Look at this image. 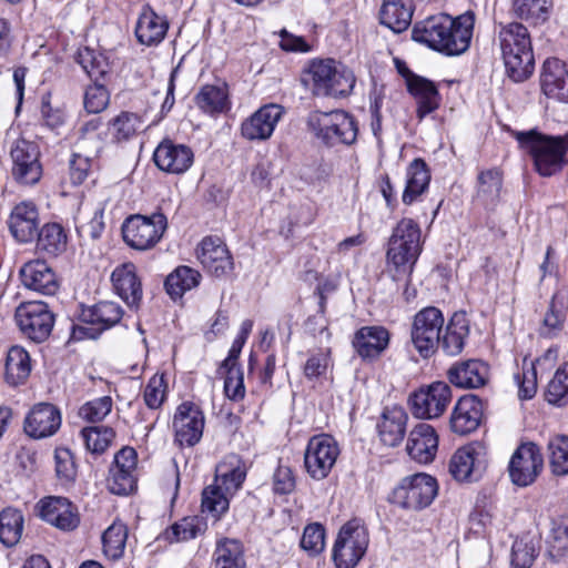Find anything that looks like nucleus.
I'll return each mask as SVG.
<instances>
[{
	"label": "nucleus",
	"mask_w": 568,
	"mask_h": 568,
	"mask_svg": "<svg viewBox=\"0 0 568 568\" xmlns=\"http://www.w3.org/2000/svg\"><path fill=\"white\" fill-rule=\"evenodd\" d=\"M474 23L473 11L455 19L448 14H438L415 24L412 38L446 55H459L469 48Z\"/></svg>",
	"instance_id": "nucleus-1"
},
{
	"label": "nucleus",
	"mask_w": 568,
	"mask_h": 568,
	"mask_svg": "<svg viewBox=\"0 0 568 568\" xmlns=\"http://www.w3.org/2000/svg\"><path fill=\"white\" fill-rule=\"evenodd\" d=\"M498 42L507 75L514 82L527 80L535 69V58L528 29L519 22L500 24Z\"/></svg>",
	"instance_id": "nucleus-2"
},
{
	"label": "nucleus",
	"mask_w": 568,
	"mask_h": 568,
	"mask_svg": "<svg viewBox=\"0 0 568 568\" xmlns=\"http://www.w3.org/2000/svg\"><path fill=\"white\" fill-rule=\"evenodd\" d=\"M419 225L403 219L393 230L386 253L388 271L395 281L408 280L422 253Z\"/></svg>",
	"instance_id": "nucleus-3"
},
{
	"label": "nucleus",
	"mask_w": 568,
	"mask_h": 568,
	"mask_svg": "<svg viewBox=\"0 0 568 568\" xmlns=\"http://www.w3.org/2000/svg\"><path fill=\"white\" fill-rule=\"evenodd\" d=\"M516 140L520 148L534 160L536 171L542 176H551L561 171L568 150L565 139L530 130L517 132Z\"/></svg>",
	"instance_id": "nucleus-4"
},
{
	"label": "nucleus",
	"mask_w": 568,
	"mask_h": 568,
	"mask_svg": "<svg viewBox=\"0 0 568 568\" xmlns=\"http://www.w3.org/2000/svg\"><path fill=\"white\" fill-rule=\"evenodd\" d=\"M311 133L324 145H351L357 139L355 119L343 110L312 112L307 120Z\"/></svg>",
	"instance_id": "nucleus-5"
},
{
	"label": "nucleus",
	"mask_w": 568,
	"mask_h": 568,
	"mask_svg": "<svg viewBox=\"0 0 568 568\" xmlns=\"http://www.w3.org/2000/svg\"><path fill=\"white\" fill-rule=\"evenodd\" d=\"M308 72L315 95L344 98L351 94L356 82L352 70L332 59L313 61Z\"/></svg>",
	"instance_id": "nucleus-6"
},
{
	"label": "nucleus",
	"mask_w": 568,
	"mask_h": 568,
	"mask_svg": "<svg viewBox=\"0 0 568 568\" xmlns=\"http://www.w3.org/2000/svg\"><path fill=\"white\" fill-rule=\"evenodd\" d=\"M168 227L166 216L160 212L151 216L134 214L122 224L123 241L132 248L146 251L152 248L163 236Z\"/></svg>",
	"instance_id": "nucleus-7"
},
{
	"label": "nucleus",
	"mask_w": 568,
	"mask_h": 568,
	"mask_svg": "<svg viewBox=\"0 0 568 568\" xmlns=\"http://www.w3.org/2000/svg\"><path fill=\"white\" fill-rule=\"evenodd\" d=\"M369 542L368 531L359 520L347 521L339 530L333 548L337 568H354L365 555Z\"/></svg>",
	"instance_id": "nucleus-8"
},
{
	"label": "nucleus",
	"mask_w": 568,
	"mask_h": 568,
	"mask_svg": "<svg viewBox=\"0 0 568 568\" xmlns=\"http://www.w3.org/2000/svg\"><path fill=\"white\" fill-rule=\"evenodd\" d=\"M444 323L442 311L435 306L425 307L415 314L410 339L423 358H429L438 349Z\"/></svg>",
	"instance_id": "nucleus-9"
},
{
	"label": "nucleus",
	"mask_w": 568,
	"mask_h": 568,
	"mask_svg": "<svg viewBox=\"0 0 568 568\" xmlns=\"http://www.w3.org/2000/svg\"><path fill=\"white\" fill-rule=\"evenodd\" d=\"M122 316V307L114 302L104 301L83 307L80 313L81 324L72 326L71 338H97L103 331L118 324Z\"/></svg>",
	"instance_id": "nucleus-10"
},
{
	"label": "nucleus",
	"mask_w": 568,
	"mask_h": 568,
	"mask_svg": "<svg viewBox=\"0 0 568 568\" xmlns=\"http://www.w3.org/2000/svg\"><path fill=\"white\" fill-rule=\"evenodd\" d=\"M452 398V388L447 383L433 382L410 394L408 404L416 418L434 419L444 414Z\"/></svg>",
	"instance_id": "nucleus-11"
},
{
	"label": "nucleus",
	"mask_w": 568,
	"mask_h": 568,
	"mask_svg": "<svg viewBox=\"0 0 568 568\" xmlns=\"http://www.w3.org/2000/svg\"><path fill=\"white\" fill-rule=\"evenodd\" d=\"M14 318L22 334L36 343L47 341L54 325V315L43 302L32 301L20 304L16 310Z\"/></svg>",
	"instance_id": "nucleus-12"
},
{
	"label": "nucleus",
	"mask_w": 568,
	"mask_h": 568,
	"mask_svg": "<svg viewBox=\"0 0 568 568\" xmlns=\"http://www.w3.org/2000/svg\"><path fill=\"white\" fill-rule=\"evenodd\" d=\"M437 481L427 474L405 477L393 490V503L406 509L418 510L427 507L437 495Z\"/></svg>",
	"instance_id": "nucleus-13"
},
{
	"label": "nucleus",
	"mask_w": 568,
	"mask_h": 568,
	"mask_svg": "<svg viewBox=\"0 0 568 568\" xmlns=\"http://www.w3.org/2000/svg\"><path fill=\"white\" fill-rule=\"evenodd\" d=\"M11 174L21 185H34L42 176L40 149L38 143L24 138L17 139L10 149Z\"/></svg>",
	"instance_id": "nucleus-14"
},
{
	"label": "nucleus",
	"mask_w": 568,
	"mask_h": 568,
	"mask_svg": "<svg viewBox=\"0 0 568 568\" xmlns=\"http://www.w3.org/2000/svg\"><path fill=\"white\" fill-rule=\"evenodd\" d=\"M487 455L485 444L473 442L454 453L448 464V470L457 481H476L486 471Z\"/></svg>",
	"instance_id": "nucleus-15"
},
{
	"label": "nucleus",
	"mask_w": 568,
	"mask_h": 568,
	"mask_svg": "<svg viewBox=\"0 0 568 568\" xmlns=\"http://www.w3.org/2000/svg\"><path fill=\"white\" fill-rule=\"evenodd\" d=\"M338 455V445L332 436L322 434L312 437L304 454L306 471L316 480L326 478Z\"/></svg>",
	"instance_id": "nucleus-16"
},
{
	"label": "nucleus",
	"mask_w": 568,
	"mask_h": 568,
	"mask_svg": "<svg viewBox=\"0 0 568 568\" xmlns=\"http://www.w3.org/2000/svg\"><path fill=\"white\" fill-rule=\"evenodd\" d=\"M544 468V457L534 443H525L514 452L509 466V477L516 486L527 487L535 483Z\"/></svg>",
	"instance_id": "nucleus-17"
},
{
	"label": "nucleus",
	"mask_w": 568,
	"mask_h": 568,
	"mask_svg": "<svg viewBox=\"0 0 568 568\" xmlns=\"http://www.w3.org/2000/svg\"><path fill=\"white\" fill-rule=\"evenodd\" d=\"M196 255L202 266L216 277L227 276L234 268L232 255L220 237H204L196 248Z\"/></svg>",
	"instance_id": "nucleus-18"
},
{
	"label": "nucleus",
	"mask_w": 568,
	"mask_h": 568,
	"mask_svg": "<svg viewBox=\"0 0 568 568\" xmlns=\"http://www.w3.org/2000/svg\"><path fill=\"white\" fill-rule=\"evenodd\" d=\"M203 428L204 416L200 408L189 402L182 403L173 418L175 442L180 446H194L200 442Z\"/></svg>",
	"instance_id": "nucleus-19"
},
{
	"label": "nucleus",
	"mask_w": 568,
	"mask_h": 568,
	"mask_svg": "<svg viewBox=\"0 0 568 568\" xmlns=\"http://www.w3.org/2000/svg\"><path fill=\"white\" fill-rule=\"evenodd\" d=\"M40 517L60 530H74L80 524L77 507L65 497L49 496L39 503Z\"/></svg>",
	"instance_id": "nucleus-20"
},
{
	"label": "nucleus",
	"mask_w": 568,
	"mask_h": 568,
	"mask_svg": "<svg viewBox=\"0 0 568 568\" xmlns=\"http://www.w3.org/2000/svg\"><path fill=\"white\" fill-rule=\"evenodd\" d=\"M60 426V410L50 403H39L26 416L23 429L29 437L41 439L54 435Z\"/></svg>",
	"instance_id": "nucleus-21"
},
{
	"label": "nucleus",
	"mask_w": 568,
	"mask_h": 568,
	"mask_svg": "<svg viewBox=\"0 0 568 568\" xmlns=\"http://www.w3.org/2000/svg\"><path fill=\"white\" fill-rule=\"evenodd\" d=\"M22 284L43 295H54L60 287L59 278L54 270L47 261L37 258L22 265L19 271Z\"/></svg>",
	"instance_id": "nucleus-22"
},
{
	"label": "nucleus",
	"mask_w": 568,
	"mask_h": 568,
	"mask_svg": "<svg viewBox=\"0 0 568 568\" xmlns=\"http://www.w3.org/2000/svg\"><path fill=\"white\" fill-rule=\"evenodd\" d=\"M284 113L283 106L278 104H266L261 106L241 126L242 135L247 140H267L277 122Z\"/></svg>",
	"instance_id": "nucleus-23"
},
{
	"label": "nucleus",
	"mask_w": 568,
	"mask_h": 568,
	"mask_svg": "<svg viewBox=\"0 0 568 568\" xmlns=\"http://www.w3.org/2000/svg\"><path fill=\"white\" fill-rule=\"evenodd\" d=\"M155 165L168 173H184L193 163V152L184 144H175L171 140H163L153 153Z\"/></svg>",
	"instance_id": "nucleus-24"
},
{
	"label": "nucleus",
	"mask_w": 568,
	"mask_h": 568,
	"mask_svg": "<svg viewBox=\"0 0 568 568\" xmlns=\"http://www.w3.org/2000/svg\"><path fill=\"white\" fill-rule=\"evenodd\" d=\"M483 417V403L476 395H465L456 403L450 416V429L458 435L476 430Z\"/></svg>",
	"instance_id": "nucleus-25"
},
{
	"label": "nucleus",
	"mask_w": 568,
	"mask_h": 568,
	"mask_svg": "<svg viewBox=\"0 0 568 568\" xmlns=\"http://www.w3.org/2000/svg\"><path fill=\"white\" fill-rule=\"evenodd\" d=\"M389 338V332L383 326H364L355 333L352 344L363 361H375L388 347Z\"/></svg>",
	"instance_id": "nucleus-26"
},
{
	"label": "nucleus",
	"mask_w": 568,
	"mask_h": 568,
	"mask_svg": "<svg viewBox=\"0 0 568 568\" xmlns=\"http://www.w3.org/2000/svg\"><path fill=\"white\" fill-rule=\"evenodd\" d=\"M9 230L12 236L21 242L29 243L39 230V212L32 202H21L17 204L8 221Z\"/></svg>",
	"instance_id": "nucleus-27"
},
{
	"label": "nucleus",
	"mask_w": 568,
	"mask_h": 568,
	"mask_svg": "<svg viewBox=\"0 0 568 568\" xmlns=\"http://www.w3.org/2000/svg\"><path fill=\"white\" fill-rule=\"evenodd\" d=\"M540 84L545 95L568 103V72L561 60L548 58L544 62Z\"/></svg>",
	"instance_id": "nucleus-28"
},
{
	"label": "nucleus",
	"mask_w": 568,
	"mask_h": 568,
	"mask_svg": "<svg viewBox=\"0 0 568 568\" xmlns=\"http://www.w3.org/2000/svg\"><path fill=\"white\" fill-rule=\"evenodd\" d=\"M438 447V437L435 429L420 423L409 433L406 450L412 459L420 464H427L435 457Z\"/></svg>",
	"instance_id": "nucleus-29"
},
{
	"label": "nucleus",
	"mask_w": 568,
	"mask_h": 568,
	"mask_svg": "<svg viewBox=\"0 0 568 568\" xmlns=\"http://www.w3.org/2000/svg\"><path fill=\"white\" fill-rule=\"evenodd\" d=\"M118 295L130 306L138 307L142 300V285L132 263L118 266L111 275Z\"/></svg>",
	"instance_id": "nucleus-30"
},
{
	"label": "nucleus",
	"mask_w": 568,
	"mask_h": 568,
	"mask_svg": "<svg viewBox=\"0 0 568 568\" xmlns=\"http://www.w3.org/2000/svg\"><path fill=\"white\" fill-rule=\"evenodd\" d=\"M489 368L478 359L453 365L448 371L449 382L460 388H478L488 382Z\"/></svg>",
	"instance_id": "nucleus-31"
},
{
	"label": "nucleus",
	"mask_w": 568,
	"mask_h": 568,
	"mask_svg": "<svg viewBox=\"0 0 568 568\" xmlns=\"http://www.w3.org/2000/svg\"><path fill=\"white\" fill-rule=\"evenodd\" d=\"M407 420L408 416L404 408L399 406L385 408L377 424L381 442L389 447L399 445L406 433Z\"/></svg>",
	"instance_id": "nucleus-32"
},
{
	"label": "nucleus",
	"mask_w": 568,
	"mask_h": 568,
	"mask_svg": "<svg viewBox=\"0 0 568 568\" xmlns=\"http://www.w3.org/2000/svg\"><path fill=\"white\" fill-rule=\"evenodd\" d=\"M469 336V321L465 313H455L440 334L438 348L449 356L460 354Z\"/></svg>",
	"instance_id": "nucleus-33"
},
{
	"label": "nucleus",
	"mask_w": 568,
	"mask_h": 568,
	"mask_svg": "<svg viewBox=\"0 0 568 568\" xmlns=\"http://www.w3.org/2000/svg\"><path fill=\"white\" fill-rule=\"evenodd\" d=\"M407 89L417 101V116L423 120L439 105V93L434 82L419 77L410 75L406 80Z\"/></svg>",
	"instance_id": "nucleus-34"
},
{
	"label": "nucleus",
	"mask_w": 568,
	"mask_h": 568,
	"mask_svg": "<svg viewBox=\"0 0 568 568\" xmlns=\"http://www.w3.org/2000/svg\"><path fill=\"white\" fill-rule=\"evenodd\" d=\"M168 31V22L158 16L150 6H144L135 26V36L140 43L152 45L161 42Z\"/></svg>",
	"instance_id": "nucleus-35"
},
{
	"label": "nucleus",
	"mask_w": 568,
	"mask_h": 568,
	"mask_svg": "<svg viewBox=\"0 0 568 568\" xmlns=\"http://www.w3.org/2000/svg\"><path fill=\"white\" fill-rule=\"evenodd\" d=\"M413 12V0H384L379 20L382 24L399 33L409 27Z\"/></svg>",
	"instance_id": "nucleus-36"
},
{
	"label": "nucleus",
	"mask_w": 568,
	"mask_h": 568,
	"mask_svg": "<svg viewBox=\"0 0 568 568\" xmlns=\"http://www.w3.org/2000/svg\"><path fill=\"white\" fill-rule=\"evenodd\" d=\"M37 251L49 257H57L67 250V233L59 223H47L38 230Z\"/></svg>",
	"instance_id": "nucleus-37"
},
{
	"label": "nucleus",
	"mask_w": 568,
	"mask_h": 568,
	"mask_svg": "<svg viewBox=\"0 0 568 568\" xmlns=\"http://www.w3.org/2000/svg\"><path fill=\"white\" fill-rule=\"evenodd\" d=\"M430 174L424 160L415 159L407 169V182L402 196L405 204H412L429 184Z\"/></svg>",
	"instance_id": "nucleus-38"
},
{
	"label": "nucleus",
	"mask_w": 568,
	"mask_h": 568,
	"mask_svg": "<svg viewBox=\"0 0 568 568\" xmlns=\"http://www.w3.org/2000/svg\"><path fill=\"white\" fill-rule=\"evenodd\" d=\"M31 372L29 353L21 346L9 348L6 357L4 377L8 384L17 386L22 384Z\"/></svg>",
	"instance_id": "nucleus-39"
},
{
	"label": "nucleus",
	"mask_w": 568,
	"mask_h": 568,
	"mask_svg": "<svg viewBox=\"0 0 568 568\" xmlns=\"http://www.w3.org/2000/svg\"><path fill=\"white\" fill-rule=\"evenodd\" d=\"M201 278L202 275L199 271L190 266L182 265L168 275L164 286L166 293L173 300H178L181 298L186 291L196 287L200 284Z\"/></svg>",
	"instance_id": "nucleus-40"
},
{
	"label": "nucleus",
	"mask_w": 568,
	"mask_h": 568,
	"mask_svg": "<svg viewBox=\"0 0 568 568\" xmlns=\"http://www.w3.org/2000/svg\"><path fill=\"white\" fill-rule=\"evenodd\" d=\"M195 103L209 114L222 113L229 108V94L225 85H204L195 95Z\"/></svg>",
	"instance_id": "nucleus-41"
},
{
	"label": "nucleus",
	"mask_w": 568,
	"mask_h": 568,
	"mask_svg": "<svg viewBox=\"0 0 568 568\" xmlns=\"http://www.w3.org/2000/svg\"><path fill=\"white\" fill-rule=\"evenodd\" d=\"M23 529L22 513L13 507H7L0 513V541L6 547L18 544Z\"/></svg>",
	"instance_id": "nucleus-42"
},
{
	"label": "nucleus",
	"mask_w": 568,
	"mask_h": 568,
	"mask_svg": "<svg viewBox=\"0 0 568 568\" xmlns=\"http://www.w3.org/2000/svg\"><path fill=\"white\" fill-rule=\"evenodd\" d=\"M547 544L548 552L554 559L568 556V516L561 515L551 519Z\"/></svg>",
	"instance_id": "nucleus-43"
},
{
	"label": "nucleus",
	"mask_w": 568,
	"mask_h": 568,
	"mask_svg": "<svg viewBox=\"0 0 568 568\" xmlns=\"http://www.w3.org/2000/svg\"><path fill=\"white\" fill-rule=\"evenodd\" d=\"M551 0H511V12L518 19L541 23L548 19Z\"/></svg>",
	"instance_id": "nucleus-44"
},
{
	"label": "nucleus",
	"mask_w": 568,
	"mask_h": 568,
	"mask_svg": "<svg viewBox=\"0 0 568 568\" xmlns=\"http://www.w3.org/2000/svg\"><path fill=\"white\" fill-rule=\"evenodd\" d=\"M215 568H246L243 549L239 541L225 539L214 551Z\"/></svg>",
	"instance_id": "nucleus-45"
},
{
	"label": "nucleus",
	"mask_w": 568,
	"mask_h": 568,
	"mask_svg": "<svg viewBox=\"0 0 568 568\" xmlns=\"http://www.w3.org/2000/svg\"><path fill=\"white\" fill-rule=\"evenodd\" d=\"M231 459L230 467L224 463L216 468V479L221 480L222 486L229 494L235 493L246 477V471L244 466L241 465V460L235 456L231 457Z\"/></svg>",
	"instance_id": "nucleus-46"
},
{
	"label": "nucleus",
	"mask_w": 568,
	"mask_h": 568,
	"mask_svg": "<svg viewBox=\"0 0 568 568\" xmlns=\"http://www.w3.org/2000/svg\"><path fill=\"white\" fill-rule=\"evenodd\" d=\"M55 476L63 486H72L77 478V464L73 453L67 447L54 450Z\"/></svg>",
	"instance_id": "nucleus-47"
},
{
	"label": "nucleus",
	"mask_w": 568,
	"mask_h": 568,
	"mask_svg": "<svg viewBox=\"0 0 568 568\" xmlns=\"http://www.w3.org/2000/svg\"><path fill=\"white\" fill-rule=\"evenodd\" d=\"M128 538L126 527L122 524L111 525L102 535L103 551L109 558L122 557Z\"/></svg>",
	"instance_id": "nucleus-48"
},
{
	"label": "nucleus",
	"mask_w": 568,
	"mask_h": 568,
	"mask_svg": "<svg viewBox=\"0 0 568 568\" xmlns=\"http://www.w3.org/2000/svg\"><path fill=\"white\" fill-rule=\"evenodd\" d=\"M112 135L118 141H128L136 134L142 126L141 118L132 112H121L109 123Z\"/></svg>",
	"instance_id": "nucleus-49"
},
{
	"label": "nucleus",
	"mask_w": 568,
	"mask_h": 568,
	"mask_svg": "<svg viewBox=\"0 0 568 568\" xmlns=\"http://www.w3.org/2000/svg\"><path fill=\"white\" fill-rule=\"evenodd\" d=\"M81 436L88 450L101 454L110 446L115 437V432L111 427L93 426L83 428Z\"/></svg>",
	"instance_id": "nucleus-50"
},
{
	"label": "nucleus",
	"mask_w": 568,
	"mask_h": 568,
	"mask_svg": "<svg viewBox=\"0 0 568 568\" xmlns=\"http://www.w3.org/2000/svg\"><path fill=\"white\" fill-rule=\"evenodd\" d=\"M549 463L557 476L568 475V436H556L548 443Z\"/></svg>",
	"instance_id": "nucleus-51"
},
{
	"label": "nucleus",
	"mask_w": 568,
	"mask_h": 568,
	"mask_svg": "<svg viewBox=\"0 0 568 568\" xmlns=\"http://www.w3.org/2000/svg\"><path fill=\"white\" fill-rule=\"evenodd\" d=\"M229 499L221 486H207L202 493V511L219 519L229 509Z\"/></svg>",
	"instance_id": "nucleus-52"
},
{
	"label": "nucleus",
	"mask_w": 568,
	"mask_h": 568,
	"mask_svg": "<svg viewBox=\"0 0 568 568\" xmlns=\"http://www.w3.org/2000/svg\"><path fill=\"white\" fill-rule=\"evenodd\" d=\"M565 312L561 305H558L556 296L549 303L548 311L546 312L542 324L539 328V334L544 337L557 336L565 323Z\"/></svg>",
	"instance_id": "nucleus-53"
},
{
	"label": "nucleus",
	"mask_w": 568,
	"mask_h": 568,
	"mask_svg": "<svg viewBox=\"0 0 568 568\" xmlns=\"http://www.w3.org/2000/svg\"><path fill=\"white\" fill-rule=\"evenodd\" d=\"M501 178L497 171L488 170L478 176V196L487 204H494L500 194Z\"/></svg>",
	"instance_id": "nucleus-54"
},
{
	"label": "nucleus",
	"mask_w": 568,
	"mask_h": 568,
	"mask_svg": "<svg viewBox=\"0 0 568 568\" xmlns=\"http://www.w3.org/2000/svg\"><path fill=\"white\" fill-rule=\"evenodd\" d=\"M112 404L110 396L95 398L80 407L79 416L90 423L102 422L111 413Z\"/></svg>",
	"instance_id": "nucleus-55"
},
{
	"label": "nucleus",
	"mask_w": 568,
	"mask_h": 568,
	"mask_svg": "<svg viewBox=\"0 0 568 568\" xmlns=\"http://www.w3.org/2000/svg\"><path fill=\"white\" fill-rule=\"evenodd\" d=\"M135 470L110 468L109 489L114 495H128L135 488Z\"/></svg>",
	"instance_id": "nucleus-56"
},
{
	"label": "nucleus",
	"mask_w": 568,
	"mask_h": 568,
	"mask_svg": "<svg viewBox=\"0 0 568 568\" xmlns=\"http://www.w3.org/2000/svg\"><path fill=\"white\" fill-rule=\"evenodd\" d=\"M568 397V365L559 367L548 384L546 398L548 403L560 405Z\"/></svg>",
	"instance_id": "nucleus-57"
},
{
	"label": "nucleus",
	"mask_w": 568,
	"mask_h": 568,
	"mask_svg": "<svg viewBox=\"0 0 568 568\" xmlns=\"http://www.w3.org/2000/svg\"><path fill=\"white\" fill-rule=\"evenodd\" d=\"M110 102V94L103 84L89 85L84 92L83 104L89 113L102 112Z\"/></svg>",
	"instance_id": "nucleus-58"
},
{
	"label": "nucleus",
	"mask_w": 568,
	"mask_h": 568,
	"mask_svg": "<svg viewBox=\"0 0 568 568\" xmlns=\"http://www.w3.org/2000/svg\"><path fill=\"white\" fill-rule=\"evenodd\" d=\"M200 532V527L195 517H185L175 523L166 531V539L170 542L186 541L193 539Z\"/></svg>",
	"instance_id": "nucleus-59"
},
{
	"label": "nucleus",
	"mask_w": 568,
	"mask_h": 568,
	"mask_svg": "<svg viewBox=\"0 0 568 568\" xmlns=\"http://www.w3.org/2000/svg\"><path fill=\"white\" fill-rule=\"evenodd\" d=\"M77 60L90 78L98 80L99 77L106 73L104 60L92 49L80 50Z\"/></svg>",
	"instance_id": "nucleus-60"
},
{
	"label": "nucleus",
	"mask_w": 568,
	"mask_h": 568,
	"mask_svg": "<svg viewBox=\"0 0 568 568\" xmlns=\"http://www.w3.org/2000/svg\"><path fill=\"white\" fill-rule=\"evenodd\" d=\"M225 369L224 392L231 399H241L244 397L245 387L243 372L240 366L221 367Z\"/></svg>",
	"instance_id": "nucleus-61"
},
{
	"label": "nucleus",
	"mask_w": 568,
	"mask_h": 568,
	"mask_svg": "<svg viewBox=\"0 0 568 568\" xmlns=\"http://www.w3.org/2000/svg\"><path fill=\"white\" fill-rule=\"evenodd\" d=\"M325 530L320 524H311L305 527L301 547L313 555L321 552L325 545Z\"/></svg>",
	"instance_id": "nucleus-62"
},
{
	"label": "nucleus",
	"mask_w": 568,
	"mask_h": 568,
	"mask_svg": "<svg viewBox=\"0 0 568 568\" xmlns=\"http://www.w3.org/2000/svg\"><path fill=\"white\" fill-rule=\"evenodd\" d=\"M518 384V396L520 399H531L537 392V372L531 363L529 367H525L521 374L515 375Z\"/></svg>",
	"instance_id": "nucleus-63"
},
{
	"label": "nucleus",
	"mask_w": 568,
	"mask_h": 568,
	"mask_svg": "<svg viewBox=\"0 0 568 568\" xmlns=\"http://www.w3.org/2000/svg\"><path fill=\"white\" fill-rule=\"evenodd\" d=\"M536 558L532 545L515 541L511 548V568H530Z\"/></svg>",
	"instance_id": "nucleus-64"
}]
</instances>
